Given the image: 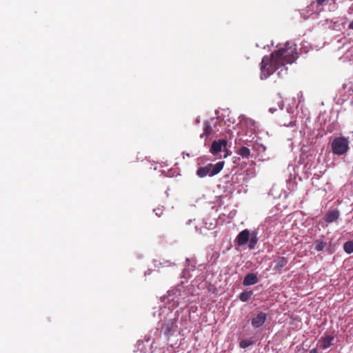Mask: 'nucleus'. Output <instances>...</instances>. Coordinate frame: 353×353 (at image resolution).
Segmentation results:
<instances>
[{"mask_svg":"<svg viewBox=\"0 0 353 353\" xmlns=\"http://www.w3.org/2000/svg\"><path fill=\"white\" fill-rule=\"evenodd\" d=\"M224 164V161H219L216 164L208 163L204 167L199 168L196 170V175L200 178H203L206 176H213L221 171Z\"/></svg>","mask_w":353,"mask_h":353,"instance_id":"f03ea898","label":"nucleus"},{"mask_svg":"<svg viewBox=\"0 0 353 353\" xmlns=\"http://www.w3.org/2000/svg\"><path fill=\"white\" fill-rule=\"evenodd\" d=\"M298 58L296 45L287 42L277 50H274L271 57H264L261 63V78L267 79L280 67L285 64L293 63Z\"/></svg>","mask_w":353,"mask_h":353,"instance_id":"f257e3e1","label":"nucleus"},{"mask_svg":"<svg viewBox=\"0 0 353 353\" xmlns=\"http://www.w3.org/2000/svg\"><path fill=\"white\" fill-rule=\"evenodd\" d=\"M288 261L285 257H279L278 259L275 261L276 265L274 268V270H276V272L281 271V269L287 265Z\"/></svg>","mask_w":353,"mask_h":353,"instance_id":"9b49d317","label":"nucleus"},{"mask_svg":"<svg viewBox=\"0 0 353 353\" xmlns=\"http://www.w3.org/2000/svg\"><path fill=\"white\" fill-rule=\"evenodd\" d=\"M266 319V314L261 312L252 319V325L255 328L260 327L264 324Z\"/></svg>","mask_w":353,"mask_h":353,"instance_id":"0eeeda50","label":"nucleus"},{"mask_svg":"<svg viewBox=\"0 0 353 353\" xmlns=\"http://www.w3.org/2000/svg\"><path fill=\"white\" fill-rule=\"evenodd\" d=\"M252 344V341L248 340V339H245V340H242L240 342L239 345L241 348H246Z\"/></svg>","mask_w":353,"mask_h":353,"instance_id":"a211bd4d","label":"nucleus"},{"mask_svg":"<svg viewBox=\"0 0 353 353\" xmlns=\"http://www.w3.org/2000/svg\"><path fill=\"white\" fill-rule=\"evenodd\" d=\"M249 240H250V241H249V244H248V248L250 250H252L255 248V246L258 242V237H257L256 233L254 232L251 233L250 235Z\"/></svg>","mask_w":353,"mask_h":353,"instance_id":"ddd939ff","label":"nucleus"},{"mask_svg":"<svg viewBox=\"0 0 353 353\" xmlns=\"http://www.w3.org/2000/svg\"><path fill=\"white\" fill-rule=\"evenodd\" d=\"M250 232L248 229L241 231L236 236L235 241L239 246L245 245L249 241Z\"/></svg>","mask_w":353,"mask_h":353,"instance_id":"39448f33","label":"nucleus"},{"mask_svg":"<svg viewBox=\"0 0 353 353\" xmlns=\"http://www.w3.org/2000/svg\"><path fill=\"white\" fill-rule=\"evenodd\" d=\"M236 153L242 158L248 159L250 156V150L245 146H242L237 150Z\"/></svg>","mask_w":353,"mask_h":353,"instance_id":"f8f14e48","label":"nucleus"},{"mask_svg":"<svg viewBox=\"0 0 353 353\" xmlns=\"http://www.w3.org/2000/svg\"><path fill=\"white\" fill-rule=\"evenodd\" d=\"M176 319H171L165 323L162 326V330L168 339L173 336L177 331L178 325Z\"/></svg>","mask_w":353,"mask_h":353,"instance_id":"20e7f679","label":"nucleus"},{"mask_svg":"<svg viewBox=\"0 0 353 353\" xmlns=\"http://www.w3.org/2000/svg\"><path fill=\"white\" fill-rule=\"evenodd\" d=\"M334 339V336L333 335H327L325 334L324 336L321 337L319 342L321 343V346L323 349H327L331 345H332V342Z\"/></svg>","mask_w":353,"mask_h":353,"instance_id":"6e6552de","label":"nucleus"},{"mask_svg":"<svg viewBox=\"0 0 353 353\" xmlns=\"http://www.w3.org/2000/svg\"><path fill=\"white\" fill-rule=\"evenodd\" d=\"M310 353H319L317 350L314 348V349H312L310 351Z\"/></svg>","mask_w":353,"mask_h":353,"instance_id":"412c9836","label":"nucleus"},{"mask_svg":"<svg viewBox=\"0 0 353 353\" xmlns=\"http://www.w3.org/2000/svg\"><path fill=\"white\" fill-rule=\"evenodd\" d=\"M326 245V243L321 240H316L314 242V249L316 251H321L324 249Z\"/></svg>","mask_w":353,"mask_h":353,"instance_id":"dca6fc26","label":"nucleus"},{"mask_svg":"<svg viewBox=\"0 0 353 353\" xmlns=\"http://www.w3.org/2000/svg\"><path fill=\"white\" fill-rule=\"evenodd\" d=\"M213 132V130L212 128H211L210 123L208 121H205L204 123V132L201 135V137L203 138V137H208L210 136V134H212Z\"/></svg>","mask_w":353,"mask_h":353,"instance_id":"4468645a","label":"nucleus"},{"mask_svg":"<svg viewBox=\"0 0 353 353\" xmlns=\"http://www.w3.org/2000/svg\"><path fill=\"white\" fill-rule=\"evenodd\" d=\"M258 282V278L256 274L254 273H249L248 274L243 281V285L244 286H248L251 285H254Z\"/></svg>","mask_w":353,"mask_h":353,"instance_id":"9d476101","label":"nucleus"},{"mask_svg":"<svg viewBox=\"0 0 353 353\" xmlns=\"http://www.w3.org/2000/svg\"><path fill=\"white\" fill-rule=\"evenodd\" d=\"M252 294V291H244L240 294L239 299L243 302H246L250 299Z\"/></svg>","mask_w":353,"mask_h":353,"instance_id":"2eb2a0df","label":"nucleus"},{"mask_svg":"<svg viewBox=\"0 0 353 353\" xmlns=\"http://www.w3.org/2000/svg\"><path fill=\"white\" fill-rule=\"evenodd\" d=\"M326 0H316V3L319 4V5H323V3Z\"/></svg>","mask_w":353,"mask_h":353,"instance_id":"aec40b11","label":"nucleus"},{"mask_svg":"<svg viewBox=\"0 0 353 353\" xmlns=\"http://www.w3.org/2000/svg\"><path fill=\"white\" fill-rule=\"evenodd\" d=\"M227 141L225 139H220L214 141L211 145L210 151L212 154H216L221 151L223 147H226Z\"/></svg>","mask_w":353,"mask_h":353,"instance_id":"423d86ee","label":"nucleus"},{"mask_svg":"<svg viewBox=\"0 0 353 353\" xmlns=\"http://www.w3.org/2000/svg\"><path fill=\"white\" fill-rule=\"evenodd\" d=\"M339 217V211L336 210H334L328 211L326 213V214L324 217V219H325V222H327V223H331L332 222L337 221Z\"/></svg>","mask_w":353,"mask_h":353,"instance_id":"1a4fd4ad","label":"nucleus"},{"mask_svg":"<svg viewBox=\"0 0 353 353\" xmlns=\"http://www.w3.org/2000/svg\"><path fill=\"white\" fill-rule=\"evenodd\" d=\"M276 110V108H270V112H271L272 113H274Z\"/></svg>","mask_w":353,"mask_h":353,"instance_id":"4be33fe9","label":"nucleus"},{"mask_svg":"<svg viewBox=\"0 0 353 353\" xmlns=\"http://www.w3.org/2000/svg\"><path fill=\"white\" fill-rule=\"evenodd\" d=\"M348 140L344 137H336L334 139L332 143V150L334 154L341 155L345 154L348 147Z\"/></svg>","mask_w":353,"mask_h":353,"instance_id":"7ed1b4c3","label":"nucleus"},{"mask_svg":"<svg viewBox=\"0 0 353 353\" xmlns=\"http://www.w3.org/2000/svg\"><path fill=\"white\" fill-rule=\"evenodd\" d=\"M343 249L347 254L353 253V241H348L343 245Z\"/></svg>","mask_w":353,"mask_h":353,"instance_id":"f3484780","label":"nucleus"},{"mask_svg":"<svg viewBox=\"0 0 353 353\" xmlns=\"http://www.w3.org/2000/svg\"><path fill=\"white\" fill-rule=\"evenodd\" d=\"M154 211L158 216H160L162 213V210L160 208L154 209Z\"/></svg>","mask_w":353,"mask_h":353,"instance_id":"6ab92c4d","label":"nucleus"}]
</instances>
